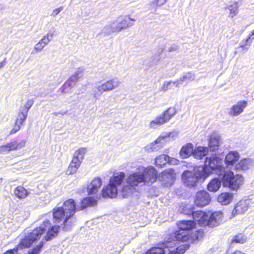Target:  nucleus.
<instances>
[{
    "instance_id": "obj_52",
    "label": "nucleus",
    "mask_w": 254,
    "mask_h": 254,
    "mask_svg": "<svg viewBox=\"0 0 254 254\" xmlns=\"http://www.w3.org/2000/svg\"><path fill=\"white\" fill-rule=\"evenodd\" d=\"M78 78L79 77L77 76V74H74L73 75L71 76L68 80L70 81V82H71L73 86H74Z\"/></svg>"
},
{
    "instance_id": "obj_13",
    "label": "nucleus",
    "mask_w": 254,
    "mask_h": 254,
    "mask_svg": "<svg viewBox=\"0 0 254 254\" xmlns=\"http://www.w3.org/2000/svg\"><path fill=\"white\" fill-rule=\"evenodd\" d=\"M187 209L191 210H190L189 213L187 214H192L194 222H197L200 225H205L206 223V220L208 219V215L206 213L202 211H194L192 210L191 206L190 205H188L186 206Z\"/></svg>"
},
{
    "instance_id": "obj_10",
    "label": "nucleus",
    "mask_w": 254,
    "mask_h": 254,
    "mask_svg": "<svg viewBox=\"0 0 254 254\" xmlns=\"http://www.w3.org/2000/svg\"><path fill=\"white\" fill-rule=\"evenodd\" d=\"M121 84L120 81L117 78L109 80L99 85H96L93 88L94 96L98 98L105 92L113 90L117 88Z\"/></svg>"
},
{
    "instance_id": "obj_29",
    "label": "nucleus",
    "mask_w": 254,
    "mask_h": 254,
    "mask_svg": "<svg viewBox=\"0 0 254 254\" xmlns=\"http://www.w3.org/2000/svg\"><path fill=\"white\" fill-rule=\"evenodd\" d=\"M221 182L218 178L213 179L208 184L207 189L212 192H216L220 188Z\"/></svg>"
},
{
    "instance_id": "obj_2",
    "label": "nucleus",
    "mask_w": 254,
    "mask_h": 254,
    "mask_svg": "<svg viewBox=\"0 0 254 254\" xmlns=\"http://www.w3.org/2000/svg\"><path fill=\"white\" fill-rule=\"evenodd\" d=\"M78 206H76L72 199L64 202L62 206H58L53 209V215L55 223H61V228L64 231L70 230L76 222L75 216Z\"/></svg>"
},
{
    "instance_id": "obj_26",
    "label": "nucleus",
    "mask_w": 254,
    "mask_h": 254,
    "mask_svg": "<svg viewBox=\"0 0 254 254\" xmlns=\"http://www.w3.org/2000/svg\"><path fill=\"white\" fill-rule=\"evenodd\" d=\"M240 155L238 152L236 151L230 152L225 157V163L229 165H233L239 159Z\"/></svg>"
},
{
    "instance_id": "obj_54",
    "label": "nucleus",
    "mask_w": 254,
    "mask_h": 254,
    "mask_svg": "<svg viewBox=\"0 0 254 254\" xmlns=\"http://www.w3.org/2000/svg\"><path fill=\"white\" fill-rule=\"evenodd\" d=\"M83 70L82 68H78L76 70V71L75 72L74 74H77V76L79 77V74H80L82 72Z\"/></svg>"
},
{
    "instance_id": "obj_23",
    "label": "nucleus",
    "mask_w": 254,
    "mask_h": 254,
    "mask_svg": "<svg viewBox=\"0 0 254 254\" xmlns=\"http://www.w3.org/2000/svg\"><path fill=\"white\" fill-rule=\"evenodd\" d=\"M208 148L204 146H198L193 149L192 155L197 159H201L203 157L207 155Z\"/></svg>"
},
{
    "instance_id": "obj_39",
    "label": "nucleus",
    "mask_w": 254,
    "mask_h": 254,
    "mask_svg": "<svg viewBox=\"0 0 254 254\" xmlns=\"http://www.w3.org/2000/svg\"><path fill=\"white\" fill-rule=\"evenodd\" d=\"M204 232L203 230L200 229L196 231L195 233L190 236V240L192 242L200 240L203 236Z\"/></svg>"
},
{
    "instance_id": "obj_45",
    "label": "nucleus",
    "mask_w": 254,
    "mask_h": 254,
    "mask_svg": "<svg viewBox=\"0 0 254 254\" xmlns=\"http://www.w3.org/2000/svg\"><path fill=\"white\" fill-rule=\"evenodd\" d=\"M33 103H34V101L33 100H29L26 103L25 105L23 107L21 108L20 109L23 110L24 111H26L27 113H28L29 109L33 105Z\"/></svg>"
},
{
    "instance_id": "obj_40",
    "label": "nucleus",
    "mask_w": 254,
    "mask_h": 254,
    "mask_svg": "<svg viewBox=\"0 0 254 254\" xmlns=\"http://www.w3.org/2000/svg\"><path fill=\"white\" fill-rule=\"evenodd\" d=\"M238 7L239 6L237 3H235L229 6L228 8L230 11V16L231 17V18H233L238 14Z\"/></svg>"
},
{
    "instance_id": "obj_48",
    "label": "nucleus",
    "mask_w": 254,
    "mask_h": 254,
    "mask_svg": "<svg viewBox=\"0 0 254 254\" xmlns=\"http://www.w3.org/2000/svg\"><path fill=\"white\" fill-rule=\"evenodd\" d=\"M22 125V124H17L16 123V122H15V125L12 129L10 131L9 134L11 135L14 134L19 130L20 129V126Z\"/></svg>"
},
{
    "instance_id": "obj_17",
    "label": "nucleus",
    "mask_w": 254,
    "mask_h": 254,
    "mask_svg": "<svg viewBox=\"0 0 254 254\" xmlns=\"http://www.w3.org/2000/svg\"><path fill=\"white\" fill-rule=\"evenodd\" d=\"M116 20L121 31L133 26V22L135 21V19L131 18L127 15L120 16Z\"/></svg>"
},
{
    "instance_id": "obj_34",
    "label": "nucleus",
    "mask_w": 254,
    "mask_h": 254,
    "mask_svg": "<svg viewBox=\"0 0 254 254\" xmlns=\"http://www.w3.org/2000/svg\"><path fill=\"white\" fill-rule=\"evenodd\" d=\"M27 114L28 113H27L26 111L19 109L15 121L16 122V123L23 124L27 118Z\"/></svg>"
},
{
    "instance_id": "obj_36",
    "label": "nucleus",
    "mask_w": 254,
    "mask_h": 254,
    "mask_svg": "<svg viewBox=\"0 0 254 254\" xmlns=\"http://www.w3.org/2000/svg\"><path fill=\"white\" fill-rule=\"evenodd\" d=\"M169 138V135H160L158 138L154 141V145L155 144H158V146L161 148L163 146V145L165 142L167 141L168 139Z\"/></svg>"
},
{
    "instance_id": "obj_7",
    "label": "nucleus",
    "mask_w": 254,
    "mask_h": 254,
    "mask_svg": "<svg viewBox=\"0 0 254 254\" xmlns=\"http://www.w3.org/2000/svg\"><path fill=\"white\" fill-rule=\"evenodd\" d=\"M177 114L175 107H171L164 111L161 114L157 116L152 120L149 125V127L152 129H156L164 124L168 123Z\"/></svg>"
},
{
    "instance_id": "obj_9",
    "label": "nucleus",
    "mask_w": 254,
    "mask_h": 254,
    "mask_svg": "<svg viewBox=\"0 0 254 254\" xmlns=\"http://www.w3.org/2000/svg\"><path fill=\"white\" fill-rule=\"evenodd\" d=\"M170 236V238H165L163 243V247L165 248H173L176 246L177 241L186 242L190 240V238L189 232L179 229Z\"/></svg>"
},
{
    "instance_id": "obj_28",
    "label": "nucleus",
    "mask_w": 254,
    "mask_h": 254,
    "mask_svg": "<svg viewBox=\"0 0 254 254\" xmlns=\"http://www.w3.org/2000/svg\"><path fill=\"white\" fill-rule=\"evenodd\" d=\"M96 200L91 197H87L83 199L80 202V210L83 209L88 207H91L96 205Z\"/></svg>"
},
{
    "instance_id": "obj_24",
    "label": "nucleus",
    "mask_w": 254,
    "mask_h": 254,
    "mask_svg": "<svg viewBox=\"0 0 254 254\" xmlns=\"http://www.w3.org/2000/svg\"><path fill=\"white\" fill-rule=\"evenodd\" d=\"M193 147V145L190 143L184 145L180 151V155L181 158L183 159L187 158L192 155Z\"/></svg>"
},
{
    "instance_id": "obj_57",
    "label": "nucleus",
    "mask_w": 254,
    "mask_h": 254,
    "mask_svg": "<svg viewBox=\"0 0 254 254\" xmlns=\"http://www.w3.org/2000/svg\"><path fill=\"white\" fill-rule=\"evenodd\" d=\"M67 113V111H64V112L61 111H60L58 112L59 115H64L66 114Z\"/></svg>"
},
{
    "instance_id": "obj_46",
    "label": "nucleus",
    "mask_w": 254,
    "mask_h": 254,
    "mask_svg": "<svg viewBox=\"0 0 254 254\" xmlns=\"http://www.w3.org/2000/svg\"><path fill=\"white\" fill-rule=\"evenodd\" d=\"M175 81H170L168 82H165L163 85L161 86L160 88V90L162 91H166L168 89L171 88V85L172 84H173V82Z\"/></svg>"
},
{
    "instance_id": "obj_53",
    "label": "nucleus",
    "mask_w": 254,
    "mask_h": 254,
    "mask_svg": "<svg viewBox=\"0 0 254 254\" xmlns=\"http://www.w3.org/2000/svg\"><path fill=\"white\" fill-rule=\"evenodd\" d=\"M9 151L8 144L0 147V152Z\"/></svg>"
},
{
    "instance_id": "obj_21",
    "label": "nucleus",
    "mask_w": 254,
    "mask_h": 254,
    "mask_svg": "<svg viewBox=\"0 0 254 254\" xmlns=\"http://www.w3.org/2000/svg\"><path fill=\"white\" fill-rule=\"evenodd\" d=\"M195 78V76L194 73L188 72L184 73L182 76L173 82V83L176 84V87H178L180 84H183L185 83L188 84L189 82L193 81Z\"/></svg>"
},
{
    "instance_id": "obj_1",
    "label": "nucleus",
    "mask_w": 254,
    "mask_h": 254,
    "mask_svg": "<svg viewBox=\"0 0 254 254\" xmlns=\"http://www.w3.org/2000/svg\"><path fill=\"white\" fill-rule=\"evenodd\" d=\"M60 228L59 225L51 226L49 220L44 221L39 227L36 228L25 236L16 248L9 250L3 254H18L17 253L18 250L30 247L35 241L40 239L42 234L47 230L45 239L47 241H50L58 235Z\"/></svg>"
},
{
    "instance_id": "obj_41",
    "label": "nucleus",
    "mask_w": 254,
    "mask_h": 254,
    "mask_svg": "<svg viewBox=\"0 0 254 254\" xmlns=\"http://www.w3.org/2000/svg\"><path fill=\"white\" fill-rule=\"evenodd\" d=\"M73 86V84L71 82H70L68 80H67L64 84L61 87L60 90L62 93H65L68 92V88H71Z\"/></svg>"
},
{
    "instance_id": "obj_56",
    "label": "nucleus",
    "mask_w": 254,
    "mask_h": 254,
    "mask_svg": "<svg viewBox=\"0 0 254 254\" xmlns=\"http://www.w3.org/2000/svg\"><path fill=\"white\" fill-rule=\"evenodd\" d=\"M248 37H251V40L252 41V40H254V29L252 31L251 34H250Z\"/></svg>"
},
{
    "instance_id": "obj_19",
    "label": "nucleus",
    "mask_w": 254,
    "mask_h": 254,
    "mask_svg": "<svg viewBox=\"0 0 254 254\" xmlns=\"http://www.w3.org/2000/svg\"><path fill=\"white\" fill-rule=\"evenodd\" d=\"M120 31H121V28L117 20H116L113 22L106 25L102 29L101 34L104 35H109L113 33H118Z\"/></svg>"
},
{
    "instance_id": "obj_16",
    "label": "nucleus",
    "mask_w": 254,
    "mask_h": 254,
    "mask_svg": "<svg viewBox=\"0 0 254 254\" xmlns=\"http://www.w3.org/2000/svg\"><path fill=\"white\" fill-rule=\"evenodd\" d=\"M222 216L223 213L222 212H214L211 214L209 217L208 216L206 225L210 227H214L218 226L222 221Z\"/></svg>"
},
{
    "instance_id": "obj_43",
    "label": "nucleus",
    "mask_w": 254,
    "mask_h": 254,
    "mask_svg": "<svg viewBox=\"0 0 254 254\" xmlns=\"http://www.w3.org/2000/svg\"><path fill=\"white\" fill-rule=\"evenodd\" d=\"M53 36V33H48L40 41L45 46H46L52 40Z\"/></svg>"
},
{
    "instance_id": "obj_32",
    "label": "nucleus",
    "mask_w": 254,
    "mask_h": 254,
    "mask_svg": "<svg viewBox=\"0 0 254 254\" xmlns=\"http://www.w3.org/2000/svg\"><path fill=\"white\" fill-rule=\"evenodd\" d=\"M167 159H168V155L162 154L157 156L155 159V164L158 167H162L166 163H167Z\"/></svg>"
},
{
    "instance_id": "obj_49",
    "label": "nucleus",
    "mask_w": 254,
    "mask_h": 254,
    "mask_svg": "<svg viewBox=\"0 0 254 254\" xmlns=\"http://www.w3.org/2000/svg\"><path fill=\"white\" fill-rule=\"evenodd\" d=\"M179 163V160L174 158H171L168 156V159H167V163L170 165H177Z\"/></svg>"
},
{
    "instance_id": "obj_30",
    "label": "nucleus",
    "mask_w": 254,
    "mask_h": 254,
    "mask_svg": "<svg viewBox=\"0 0 254 254\" xmlns=\"http://www.w3.org/2000/svg\"><path fill=\"white\" fill-rule=\"evenodd\" d=\"M252 161L250 159H243L236 165V169L238 170L245 171L252 165Z\"/></svg>"
},
{
    "instance_id": "obj_14",
    "label": "nucleus",
    "mask_w": 254,
    "mask_h": 254,
    "mask_svg": "<svg viewBox=\"0 0 254 254\" xmlns=\"http://www.w3.org/2000/svg\"><path fill=\"white\" fill-rule=\"evenodd\" d=\"M159 179L166 186H170L173 184L175 179V171L173 169L166 170L162 172Z\"/></svg>"
},
{
    "instance_id": "obj_25",
    "label": "nucleus",
    "mask_w": 254,
    "mask_h": 254,
    "mask_svg": "<svg viewBox=\"0 0 254 254\" xmlns=\"http://www.w3.org/2000/svg\"><path fill=\"white\" fill-rule=\"evenodd\" d=\"M233 198V193L230 192H223L218 195L217 200L222 205H227L232 201Z\"/></svg>"
},
{
    "instance_id": "obj_4",
    "label": "nucleus",
    "mask_w": 254,
    "mask_h": 254,
    "mask_svg": "<svg viewBox=\"0 0 254 254\" xmlns=\"http://www.w3.org/2000/svg\"><path fill=\"white\" fill-rule=\"evenodd\" d=\"M125 178V173L118 172L114 173L110 178L109 184L108 186L102 190V196L103 197H116L118 194V187L123 183Z\"/></svg>"
},
{
    "instance_id": "obj_6",
    "label": "nucleus",
    "mask_w": 254,
    "mask_h": 254,
    "mask_svg": "<svg viewBox=\"0 0 254 254\" xmlns=\"http://www.w3.org/2000/svg\"><path fill=\"white\" fill-rule=\"evenodd\" d=\"M203 167L201 166L193 168L192 171L186 170L182 174V180L188 187H193L196 186L199 179H205Z\"/></svg>"
},
{
    "instance_id": "obj_59",
    "label": "nucleus",
    "mask_w": 254,
    "mask_h": 254,
    "mask_svg": "<svg viewBox=\"0 0 254 254\" xmlns=\"http://www.w3.org/2000/svg\"><path fill=\"white\" fill-rule=\"evenodd\" d=\"M55 116H57L58 115H59V113L58 112H55L53 113Z\"/></svg>"
},
{
    "instance_id": "obj_60",
    "label": "nucleus",
    "mask_w": 254,
    "mask_h": 254,
    "mask_svg": "<svg viewBox=\"0 0 254 254\" xmlns=\"http://www.w3.org/2000/svg\"><path fill=\"white\" fill-rule=\"evenodd\" d=\"M172 50H174V49L173 48H171V49H169V51H172Z\"/></svg>"
},
{
    "instance_id": "obj_12",
    "label": "nucleus",
    "mask_w": 254,
    "mask_h": 254,
    "mask_svg": "<svg viewBox=\"0 0 254 254\" xmlns=\"http://www.w3.org/2000/svg\"><path fill=\"white\" fill-rule=\"evenodd\" d=\"M210 200V195L206 191L200 190L196 194L194 203L196 206L202 207L208 205Z\"/></svg>"
},
{
    "instance_id": "obj_51",
    "label": "nucleus",
    "mask_w": 254,
    "mask_h": 254,
    "mask_svg": "<svg viewBox=\"0 0 254 254\" xmlns=\"http://www.w3.org/2000/svg\"><path fill=\"white\" fill-rule=\"evenodd\" d=\"M64 9L63 6H60L58 8L54 9L51 14V16L54 17H56L60 12H61Z\"/></svg>"
},
{
    "instance_id": "obj_27",
    "label": "nucleus",
    "mask_w": 254,
    "mask_h": 254,
    "mask_svg": "<svg viewBox=\"0 0 254 254\" xmlns=\"http://www.w3.org/2000/svg\"><path fill=\"white\" fill-rule=\"evenodd\" d=\"M220 142V137L215 134H212L209 140V146L210 150L212 151H215L218 149Z\"/></svg>"
},
{
    "instance_id": "obj_5",
    "label": "nucleus",
    "mask_w": 254,
    "mask_h": 254,
    "mask_svg": "<svg viewBox=\"0 0 254 254\" xmlns=\"http://www.w3.org/2000/svg\"><path fill=\"white\" fill-rule=\"evenodd\" d=\"M203 174L206 178L211 173H216L219 175H222L224 172V168L223 166V160L220 157L212 156L205 158L204 166H202Z\"/></svg>"
},
{
    "instance_id": "obj_33",
    "label": "nucleus",
    "mask_w": 254,
    "mask_h": 254,
    "mask_svg": "<svg viewBox=\"0 0 254 254\" xmlns=\"http://www.w3.org/2000/svg\"><path fill=\"white\" fill-rule=\"evenodd\" d=\"M25 140H22L19 143L17 142L16 141H13L7 144L9 148V151H10L20 149L25 146Z\"/></svg>"
},
{
    "instance_id": "obj_61",
    "label": "nucleus",
    "mask_w": 254,
    "mask_h": 254,
    "mask_svg": "<svg viewBox=\"0 0 254 254\" xmlns=\"http://www.w3.org/2000/svg\"><path fill=\"white\" fill-rule=\"evenodd\" d=\"M1 179H0V183H1Z\"/></svg>"
},
{
    "instance_id": "obj_58",
    "label": "nucleus",
    "mask_w": 254,
    "mask_h": 254,
    "mask_svg": "<svg viewBox=\"0 0 254 254\" xmlns=\"http://www.w3.org/2000/svg\"><path fill=\"white\" fill-rule=\"evenodd\" d=\"M245 254L244 253H243L242 252H240V251H236L235 253H234V254Z\"/></svg>"
},
{
    "instance_id": "obj_3",
    "label": "nucleus",
    "mask_w": 254,
    "mask_h": 254,
    "mask_svg": "<svg viewBox=\"0 0 254 254\" xmlns=\"http://www.w3.org/2000/svg\"><path fill=\"white\" fill-rule=\"evenodd\" d=\"M157 179V172L153 167L143 169L141 173H134L129 175L127 179V185L122 189V194L124 198L130 196L134 191L139 183H144L149 185L155 182Z\"/></svg>"
},
{
    "instance_id": "obj_20",
    "label": "nucleus",
    "mask_w": 254,
    "mask_h": 254,
    "mask_svg": "<svg viewBox=\"0 0 254 254\" xmlns=\"http://www.w3.org/2000/svg\"><path fill=\"white\" fill-rule=\"evenodd\" d=\"M102 183V180L100 178H95L93 179L87 186V189L88 194H93L96 193L100 188Z\"/></svg>"
},
{
    "instance_id": "obj_15",
    "label": "nucleus",
    "mask_w": 254,
    "mask_h": 254,
    "mask_svg": "<svg viewBox=\"0 0 254 254\" xmlns=\"http://www.w3.org/2000/svg\"><path fill=\"white\" fill-rule=\"evenodd\" d=\"M251 202V200L248 199L239 201L233 209L232 215L235 216L245 213L249 207Z\"/></svg>"
},
{
    "instance_id": "obj_11",
    "label": "nucleus",
    "mask_w": 254,
    "mask_h": 254,
    "mask_svg": "<svg viewBox=\"0 0 254 254\" xmlns=\"http://www.w3.org/2000/svg\"><path fill=\"white\" fill-rule=\"evenodd\" d=\"M86 152V149L85 148H80L74 153L73 159L67 171L69 174H73L76 172L84 158V155Z\"/></svg>"
},
{
    "instance_id": "obj_47",
    "label": "nucleus",
    "mask_w": 254,
    "mask_h": 254,
    "mask_svg": "<svg viewBox=\"0 0 254 254\" xmlns=\"http://www.w3.org/2000/svg\"><path fill=\"white\" fill-rule=\"evenodd\" d=\"M46 46H45L41 41L36 44L34 47V50L36 52H40Z\"/></svg>"
},
{
    "instance_id": "obj_44",
    "label": "nucleus",
    "mask_w": 254,
    "mask_h": 254,
    "mask_svg": "<svg viewBox=\"0 0 254 254\" xmlns=\"http://www.w3.org/2000/svg\"><path fill=\"white\" fill-rule=\"evenodd\" d=\"M43 246V242H41L39 245L29 251V254H39Z\"/></svg>"
},
{
    "instance_id": "obj_38",
    "label": "nucleus",
    "mask_w": 254,
    "mask_h": 254,
    "mask_svg": "<svg viewBox=\"0 0 254 254\" xmlns=\"http://www.w3.org/2000/svg\"><path fill=\"white\" fill-rule=\"evenodd\" d=\"M166 253L163 248L153 247L147 251L145 254H162Z\"/></svg>"
},
{
    "instance_id": "obj_8",
    "label": "nucleus",
    "mask_w": 254,
    "mask_h": 254,
    "mask_svg": "<svg viewBox=\"0 0 254 254\" xmlns=\"http://www.w3.org/2000/svg\"><path fill=\"white\" fill-rule=\"evenodd\" d=\"M222 175H223L222 180L224 186L232 190H237L242 184L243 179L241 175H234V173L230 171H224Z\"/></svg>"
},
{
    "instance_id": "obj_55",
    "label": "nucleus",
    "mask_w": 254,
    "mask_h": 254,
    "mask_svg": "<svg viewBox=\"0 0 254 254\" xmlns=\"http://www.w3.org/2000/svg\"><path fill=\"white\" fill-rule=\"evenodd\" d=\"M6 63V58H5L2 62L0 63V69L3 67Z\"/></svg>"
},
{
    "instance_id": "obj_42",
    "label": "nucleus",
    "mask_w": 254,
    "mask_h": 254,
    "mask_svg": "<svg viewBox=\"0 0 254 254\" xmlns=\"http://www.w3.org/2000/svg\"><path fill=\"white\" fill-rule=\"evenodd\" d=\"M252 42V41L251 40V37H248L247 39L241 41L240 48H243V51H244V53L248 51V48H246L245 47L247 45H250Z\"/></svg>"
},
{
    "instance_id": "obj_31",
    "label": "nucleus",
    "mask_w": 254,
    "mask_h": 254,
    "mask_svg": "<svg viewBox=\"0 0 254 254\" xmlns=\"http://www.w3.org/2000/svg\"><path fill=\"white\" fill-rule=\"evenodd\" d=\"M31 192L22 186L17 187L14 190V194L20 199L25 198Z\"/></svg>"
},
{
    "instance_id": "obj_37",
    "label": "nucleus",
    "mask_w": 254,
    "mask_h": 254,
    "mask_svg": "<svg viewBox=\"0 0 254 254\" xmlns=\"http://www.w3.org/2000/svg\"><path fill=\"white\" fill-rule=\"evenodd\" d=\"M247 239V238L245 235L239 234L233 238L232 240V243L235 242L237 243L244 244L246 242Z\"/></svg>"
},
{
    "instance_id": "obj_35",
    "label": "nucleus",
    "mask_w": 254,
    "mask_h": 254,
    "mask_svg": "<svg viewBox=\"0 0 254 254\" xmlns=\"http://www.w3.org/2000/svg\"><path fill=\"white\" fill-rule=\"evenodd\" d=\"M189 248L188 244H185L178 247L175 250L170 251L169 254H183Z\"/></svg>"
},
{
    "instance_id": "obj_22",
    "label": "nucleus",
    "mask_w": 254,
    "mask_h": 254,
    "mask_svg": "<svg viewBox=\"0 0 254 254\" xmlns=\"http://www.w3.org/2000/svg\"><path fill=\"white\" fill-rule=\"evenodd\" d=\"M195 224L192 220H182L177 223L178 229L188 232L195 228Z\"/></svg>"
},
{
    "instance_id": "obj_18",
    "label": "nucleus",
    "mask_w": 254,
    "mask_h": 254,
    "mask_svg": "<svg viewBox=\"0 0 254 254\" xmlns=\"http://www.w3.org/2000/svg\"><path fill=\"white\" fill-rule=\"evenodd\" d=\"M246 101H241L234 105L230 109L229 114L232 116H237L241 114L247 106Z\"/></svg>"
},
{
    "instance_id": "obj_50",
    "label": "nucleus",
    "mask_w": 254,
    "mask_h": 254,
    "mask_svg": "<svg viewBox=\"0 0 254 254\" xmlns=\"http://www.w3.org/2000/svg\"><path fill=\"white\" fill-rule=\"evenodd\" d=\"M167 0H154L152 3L156 6H161L166 3Z\"/></svg>"
}]
</instances>
